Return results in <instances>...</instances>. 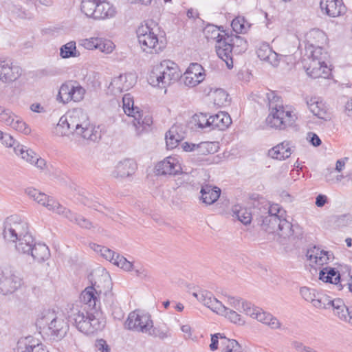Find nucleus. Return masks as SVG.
Wrapping results in <instances>:
<instances>
[{"instance_id":"1","label":"nucleus","mask_w":352,"mask_h":352,"mask_svg":"<svg viewBox=\"0 0 352 352\" xmlns=\"http://www.w3.org/2000/svg\"><path fill=\"white\" fill-rule=\"evenodd\" d=\"M67 316L78 331L87 335L94 334L105 326L97 292L92 286L81 292L78 302L69 305Z\"/></svg>"},{"instance_id":"2","label":"nucleus","mask_w":352,"mask_h":352,"mask_svg":"<svg viewBox=\"0 0 352 352\" xmlns=\"http://www.w3.org/2000/svg\"><path fill=\"white\" fill-rule=\"evenodd\" d=\"M54 133L60 137L76 135L94 142L100 138V131L91 124L87 114L82 109H74L63 116Z\"/></svg>"},{"instance_id":"3","label":"nucleus","mask_w":352,"mask_h":352,"mask_svg":"<svg viewBox=\"0 0 352 352\" xmlns=\"http://www.w3.org/2000/svg\"><path fill=\"white\" fill-rule=\"evenodd\" d=\"M285 210L278 204L263 206L260 208L258 223L269 233H276L283 239L296 237V230L298 228L285 219Z\"/></svg>"},{"instance_id":"4","label":"nucleus","mask_w":352,"mask_h":352,"mask_svg":"<svg viewBox=\"0 0 352 352\" xmlns=\"http://www.w3.org/2000/svg\"><path fill=\"white\" fill-rule=\"evenodd\" d=\"M270 113L266 118V124L271 128L283 130L294 124L296 116L293 112L285 107L280 98L274 92L267 94Z\"/></svg>"},{"instance_id":"5","label":"nucleus","mask_w":352,"mask_h":352,"mask_svg":"<svg viewBox=\"0 0 352 352\" xmlns=\"http://www.w3.org/2000/svg\"><path fill=\"white\" fill-rule=\"evenodd\" d=\"M40 329H45V333L51 340L59 341L67 334L69 324L63 316H58L54 311L44 310L36 320Z\"/></svg>"},{"instance_id":"6","label":"nucleus","mask_w":352,"mask_h":352,"mask_svg":"<svg viewBox=\"0 0 352 352\" xmlns=\"http://www.w3.org/2000/svg\"><path fill=\"white\" fill-rule=\"evenodd\" d=\"M180 77L177 65L171 60H164L153 66L148 80L153 86L166 87L177 81Z\"/></svg>"},{"instance_id":"7","label":"nucleus","mask_w":352,"mask_h":352,"mask_svg":"<svg viewBox=\"0 0 352 352\" xmlns=\"http://www.w3.org/2000/svg\"><path fill=\"white\" fill-rule=\"evenodd\" d=\"M248 49L247 41L241 36L227 35L226 41H219L217 56L223 60L228 69L233 67V52L239 54Z\"/></svg>"},{"instance_id":"8","label":"nucleus","mask_w":352,"mask_h":352,"mask_svg":"<svg viewBox=\"0 0 352 352\" xmlns=\"http://www.w3.org/2000/svg\"><path fill=\"white\" fill-rule=\"evenodd\" d=\"M28 234H30L29 224L24 218L18 214H13L6 218L3 232L6 241H16Z\"/></svg>"},{"instance_id":"9","label":"nucleus","mask_w":352,"mask_h":352,"mask_svg":"<svg viewBox=\"0 0 352 352\" xmlns=\"http://www.w3.org/2000/svg\"><path fill=\"white\" fill-rule=\"evenodd\" d=\"M137 36L142 50L146 53L157 54L165 47L157 34L147 25H142L137 30Z\"/></svg>"},{"instance_id":"10","label":"nucleus","mask_w":352,"mask_h":352,"mask_svg":"<svg viewBox=\"0 0 352 352\" xmlns=\"http://www.w3.org/2000/svg\"><path fill=\"white\" fill-rule=\"evenodd\" d=\"M125 327L127 329L144 333L153 327V320L149 314L135 310L129 314Z\"/></svg>"},{"instance_id":"11","label":"nucleus","mask_w":352,"mask_h":352,"mask_svg":"<svg viewBox=\"0 0 352 352\" xmlns=\"http://www.w3.org/2000/svg\"><path fill=\"white\" fill-rule=\"evenodd\" d=\"M0 122L12 127L13 129L25 135L30 134V127L23 120L11 109L0 106Z\"/></svg>"},{"instance_id":"12","label":"nucleus","mask_w":352,"mask_h":352,"mask_svg":"<svg viewBox=\"0 0 352 352\" xmlns=\"http://www.w3.org/2000/svg\"><path fill=\"white\" fill-rule=\"evenodd\" d=\"M85 94V89L78 84L75 85L72 82L63 83L57 95V100L66 104L70 101L80 102Z\"/></svg>"},{"instance_id":"13","label":"nucleus","mask_w":352,"mask_h":352,"mask_svg":"<svg viewBox=\"0 0 352 352\" xmlns=\"http://www.w3.org/2000/svg\"><path fill=\"white\" fill-rule=\"evenodd\" d=\"M23 284V278L16 272L8 270L0 272V293L2 294H13Z\"/></svg>"},{"instance_id":"14","label":"nucleus","mask_w":352,"mask_h":352,"mask_svg":"<svg viewBox=\"0 0 352 352\" xmlns=\"http://www.w3.org/2000/svg\"><path fill=\"white\" fill-rule=\"evenodd\" d=\"M245 314L254 319L268 325L271 329H277L280 327L278 320L269 313L263 311L262 309L254 307L252 304L243 305Z\"/></svg>"},{"instance_id":"15","label":"nucleus","mask_w":352,"mask_h":352,"mask_svg":"<svg viewBox=\"0 0 352 352\" xmlns=\"http://www.w3.org/2000/svg\"><path fill=\"white\" fill-rule=\"evenodd\" d=\"M136 83V77L133 74H120L112 79L108 87V91L113 95H118L128 91Z\"/></svg>"},{"instance_id":"16","label":"nucleus","mask_w":352,"mask_h":352,"mask_svg":"<svg viewBox=\"0 0 352 352\" xmlns=\"http://www.w3.org/2000/svg\"><path fill=\"white\" fill-rule=\"evenodd\" d=\"M21 68L11 60L0 59V81L5 84L15 82L21 76Z\"/></svg>"},{"instance_id":"17","label":"nucleus","mask_w":352,"mask_h":352,"mask_svg":"<svg viewBox=\"0 0 352 352\" xmlns=\"http://www.w3.org/2000/svg\"><path fill=\"white\" fill-rule=\"evenodd\" d=\"M14 153L16 155L20 156L23 160L36 167L40 170L43 171L47 169L45 160L41 157L33 150L27 148L23 145L17 144L16 147H14Z\"/></svg>"},{"instance_id":"18","label":"nucleus","mask_w":352,"mask_h":352,"mask_svg":"<svg viewBox=\"0 0 352 352\" xmlns=\"http://www.w3.org/2000/svg\"><path fill=\"white\" fill-rule=\"evenodd\" d=\"M304 67L307 75L313 78H327L330 75L331 69L325 61L318 60H305Z\"/></svg>"},{"instance_id":"19","label":"nucleus","mask_w":352,"mask_h":352,"mask_svg":"<svg viewBox=\"0 0 352 352\" xmlns=\"http://www.w3.org/2000/svg\"><path fill=\"white\" fill-rule=\"evenodd\" d=\"M16 350V352H47L41 340L32 336L21 338L17 342Z\"/></svg>"},{"instance_id":"20","label":"nucleus","mask_w":352,"mask_h":352,"mask_svg":"<svg viewBox=\"0 0 352 352\" xmlns=\"http://www.w3.org/2000/svg\"><path fill=\"white\" fill-rule=\"evenodd\" d=\"M320 8L323 14L332 18L344 15L346 12L342 0H320Z\"/></svg>"},{"instance_id":"21","label":"nucleus","mask_w":352,"mask_h":352,"mask_svg":"<svg viewBox=\"0 0 352 352\" xmlns=\"http://www.w3.org/2000/svg\"><path fill=\"white\" fill-rule=\"evenodd\" d=\"M192 295L204 306L210 309L212 311L218 314L225 311V305L208 291H200L194 292Z\"/></svg>"},{"instance_id":"22","label":"nucleus","mask_w":352,"mask_h":352,"mask_svg":"<svg viewBox=\"0 0 352 352\" xmlns=\"http://www.w3.org/2000/svg\"><path fill=\"white\" fill-rule=\"evenodd\" d=\"M204 68L200 64L191 63L184 73V84L188 87H195L204 80Z\"/></svg>"},{"instance_id":"23","label":"nucleus","mask_w":352,"mask_h":352,"mask_svg":"<svg viewBox=\"0 0 352 352\" xmlns=\"http://www.w3.org/2000/svg\"><path fill=\"white\" fill-rule=\"evenodd\" d=\"M155 170L157 175H175L182 172V167L177 158L170 156L160 162Z\"/></svg>"},{"instance_id":"24","label":"nucleus","mask_w":352,"mask_h":352,"mask_svg":"<svg viewBox=\"0 0 352 352\" xmlns=\"http://www.w3.org/2000/svg\"><path fill=\"white\" fill-rule=\"evenodd\" d=\"M132 121L138 135L148 131L153 124V118L148 112L143 111L140 109L131 116Z\"/></svg>"},{"instance_id":"25","label":"nucleus","mask_w":352,"mask_h":352,"mask_svg":"<svg viewBox=\"0 0 352 352\" xmlns=\"http://www.w3.org/2000/svg\"><path fill=\"white\" fill-rule=\"evenodd\" d=\"M331 307L336 317L352 326V307H346L341 299L337 298L333 300Z\"/></svg>"},{"instance_id":"26","label":"nucleus","mask_w":352,"mask_h":352,"mask_svg":"<svg viewBox=\"0 0 352 352\" xmlns=\"http://www.w3.org/2000/svg\"><path fill=\"white\" fill-rule=\"evenodd\" d=\"M136 168V164L133 160L126 159L118 163L112 172V175L116 178H124L133 174Z\"/></svg>"},{"instance_id":"27","label":"nucleus","mask_w":352,"mask_h":352,"mask_svg":"<svg viewBox=\"0 0 352 352\" xmlns=\"http://www.w3.org/2000/svg\"><path fill=\"white\" fill-rule=\"evenodd\" d=\"M310 111L319 119L327 121L331 119V114L328 111L325 104L316 98H311L306 102Z\"/></svg>"},{"instance_id":"28","label":"nucleus","mask_w":352,"mask_h":352,"mask_svg":"<svg viewBox=\"0 0 352 352\" xmlns=\"http://www.w3.org/2000/svg\"><path fill=\"white\" fill-rule=\"evenodd\" d=\"M256 53L258 57L261 60L265 61L274 67L278 65V55L272 50L269 44H261L258 48Z\"/></svg>"},{"instance_id":"29","label":"nucleus","mask_w":352,"mask_h":352,"mask_svg":"<svg viewBox=\"0 0 352 352\" xmlns=\"http://www.w3.org/2000/svg\"><path fill=\"white\" fill-rule=\"evenodd\" d=\"M332 256L329 252L321 250L319 248L314 247L307 250L306 256L312 263L323 265L327 263Z\"/></svg>"},{"instance_id":"30","label":"nucleus","mask_w":352,"mask_h":352,"mask_svg":"<svg viewBox=\"0 0 352 352\" xmlns=\"http://www.w3.org/2000/svg\"><path fill=\"white\" fill-rule=\"evenodd\" d=\"M292 155V150L288 142L284 141L274 146L268 151V155L276 160H284Z\"/></svg>"},{"instance_id":"31","label":"nucleus","mask_w":352,"mask_h":352,"mask_svg":"<svg viewBox=\"0 0 352 352\" xmlns=\"http://www.w3.org/2000/svg\"><path fill=\"white\" fill-rule=\"evenodd\" d=\"M201 199L206 205L214 204L220 197L221 189L217 186L205 185L201 189Z\"/></svg>"},{"instance_id":"32","label":"nucleus","mask_w":352,"mask_h":352,"mask_svg":"<svg viewBox=\"0 0 352 352\" xmlns=\"http://www.w3.org/2000/svg\"><path fill=\"white\" fill-rule=\"evenodd\" d=\"M232 120L230 115L224 111H220L218 113L210 116L211 129H217L223 131L228 128L231 124Z\"/></svg>"},{"instance_id":"33","label":"nucleus","mask_w":352,"mask_h":352,"mask_svg":"<svg viewBox=\"0 0 352 352\" xmlns=\"http://www.w3.org/2000/svg\"><path fill=\"white\" fill-rule=\"evenodd\" d=\"M28 256H31L33 260L36 262L43 263L50 258V252L46 245L40 243H35Z\"/></svg>"},{"instance_id":"34","label":"nucleus","mask_w":352,"mask_h":352,"mask_svg":"<svg viewBox=\"0 0 352 352\" xmlns=\"http://www.w3.org/2000/svg\"><path fill=\"white\" fill-rule=\"evenodd\" d=\"M115 8L106 1H98L94 19L100 20L111 18L115 15Z\"/></svg>"},{"instance_id":"35","label":"nucleus","mask_w":352,"mask_h":352,"mask_svg":"<svg viewBox=\"0 0 352 352\" xmlns=\"http://www.w3.org/2000/svg\"><path fill=\"white\" fill-rule=\"evenodd\" d=\"M12 243H15L16 250L19 253L28 256L29 255L30 250L34 245L35 241L34 239L30 233L21 239H17L16 241H12Z\"/></svg>"},{"instance_id":"36","label":"nucleus","mask_w":352,"mask_h":352,"mask_svg":"<svg viewBox=\"0 0 352 352\" xmlns=\"http://www.w3.org/2000/svg\"><path fill=\"white\" fill-rule=\"evenodd\" d=\"M319 278L325 283L338 285L340 282V274L335 268L326 267L320 270Z\"/></svg>"},{"instance_id":"37","label":"nucleus","mask_w":352,"mask_h":352,"mask_svg":"<svg viewBox=\"0 0 352 352\" xmlns=\"http://www.w3.org/2000/svg\"><path fill=\"white\" fill-rule=\"evenodd\" d=\"M305 50V55L308 58L307 60L316 59L320 61H325L327 58V53L324 52L323 49L320 46L314 45L313 43L306 46Z\"/></svg>"},{"instance_id":"38","label":"nucleus","mask_w":352,"mask_h":352,"mask_svg":"<svg viewBox=\"0 0 352 352\" xmlns=\"http://www.w3.org/2000/svg\"><path fill=\"white\" fill-rule=\"evenodd\" d=\"M166 144L168 149L176 148L182 140V136L178 133L177 126H173L165 135Z\"/></svg>"},{"instance_id":"39","label":"nucleus","mask_w":352,"mask_h":352,"mask_svg":"<svg viewBox=\"0 0 352 352\" xmlns=\"http://www.w3.org/2000/svg\"><path fill=\"white\" fill-rule=\"evenodd\" d=\"M205 36L208 40L215 41V50L217 53L219 41H226V34H221L219 29L214 25H208L204 30Z\"/></svg>"},{"instance_id":"40","label":"nucleus","mask_w":352,"mask_h":352,"mask_svg":"<svg viewBox=\"0 0 352 352\" xmlns=\"http://www.w3.org/2000/svg\"><path fill=\"white\" fill-rule=\"evenodd\" d=\"M232 216L244 225H248L251 223L252 216L247 208H243L239 205H235L232 208Z\"/></svg>"},{"instance_id":"41","label":"nucleus","mask_w":352,"mask_h":352,"mask_svg":"<svg viewBox=\"0 0 352 352\" xmlns=\"http://www.w3.org/2000/svg\"><path fill=\"white\" fill-rule=\"evenodd\" d=\"M50 205L51 206L48 207L47 210L52 211L59 215H62L63 217L69 219L70 221H73V217H74V214L72 213L70 210L60 205L54 198Z\"/></svg>"},{"instance_id":"42","label":"nucleus","mask_w":352,"mask_h":352,"mask_svg":"<svg viewBox=\"0 0 352 352\" xmlns=\"http://www.w3.org/2000/svg\"><path fill=\"white\" fill-rule=\"evenodd\" d=\"M192 129H205L208 127L211 128L210 116L207 118V116L204 113L195 114L192 117L190 121Z\"/></svg>"},{"instance_id":"43","label":"nucleus","mask_w":352,"mask_h":352,"mask_svg":"<svg viewBox=\"0 0 352 352\" xmlns=\"http://www.w3.org/2000/svg\"><path fill=\"white\" fill-rule=\"evenodd\" d=\"M60 56L63 58L79 56L80 52L76 50V42L70 41L63 45L60 49Z\"/></svg>"},{"instance_id":"44","label":"nucleus","mask_w":352,"mask_h":352,"mask_svg":"<svg viewBox=\"0 0 352 352\" xmlns=\"http://www.w3.org/2000/svg\"><path fill=\"white\" fill-rule=\"evenodd\" d=\"M232 30L236 34H245L250 28V24L243 16H237L234 19L231 23Z\"/></svg>"},{"instance_id":"45","label":"nucleus","mask_w":352,"mask_h":352,"mask_svg":"<svg viewBox=\"0 0 352 352\" xmlns=\"http://www.w3.org/2000/svg\"><path fill=\"white\" fill-rule=\"evenodd\" d=\"M98 0H82L80 9L87 17L94 19Z\"/></svg>"},{"instance_id":"46","label":"nucleus","mask_w":352,"mask_h":352,"mask_svg":"<svg viewBox=\"0 0 352 352\" xmlns=\"http://www.w3.org/2000/svg\"><path fill=\"white\" fill-rule=\"evenodd\" d=\"M225 311L223 313H218V314L224 316L228 318L232 322L243 325L245 324V320L243 317L236 311V310L231 309L229 307L225 306Z\"/></svg>"},{"instance_id":"47","label":"nucleus","mask_w":352,"mask_h":352,"mask_svg":"<svg viewBox=\"0 0 352 352\" xmlns=\"http://www.w3.org/2000/svg\"><path fill=\"white\" fill-rule=\"evenodd\" d=\"M195 151L204 155L213 153L217 151L218 146L216 142H202L198 144H195Z\"/></svg>"},{"instance_id":"48","label":"nucleus","mask_w":352,"mask_h":352,"mask_svg":"<svg viewBox=\"0 0 352 352\" xmlns=\"http://www.w3.org/2000/svg\"><path fill=\"white\" fill-rule=\"evenodd\" d=\"M122 103L123 110L124 113L129 116H131L136 111V110L139 109L138 107H134L133 98L129 94H125L123 96Z\"/></svg>"},{"instance_id":"49","label":"nucleus","mask_w":352,"mask_h":352,"mask_svg":"<svg viewBox=\"0 0 352 352\" xmlns=\"http://www.w3.org/2000/svg\"><path fill=\"white\" fill-rule=\"evenodd\" d=\"M92 248L95 252L99 253L102 257L111 263H113L115 260L116 254L109 248L97 244H93Z\"/></svg>"},{"instance_id":"50","label":"nucleus","mask_w":352,"mask_h":352,"mask_svg":"<svg viewBox=\"0 0 352 352\" xmlns=\"http://www.w3.org/2000/svg\"><path fill=\"white\" fill-rule=\"evenodd\" d=\"M332 301L327 296L317 294L312 305L318 309H326L331 307Z\"/></svg>"},{"instance_id":"51","label":"nucleus","mask_w":352,"mask_h":352,"mask_svg":"<svg viewBox=\"0 0 352 352\" xmlns=\"http://www.w3.org/2000/svg\"><path fill=\"white\" fill-rule=\"evenodd\" d=\"M228 94L222 89H217L212 93L214 103L218 106L226 105L228 102Z\"/></svg>"},{"instance_id":"52","label":"nucleus","mask_w":352,"mask_h":352,"mask_svg":"<svg viewBox=\"0 0 352 352\" xmlns=\"http://www.w3.org/2000/svg\"><path fill=\"white\" fill-rule=\"evenodd\" d=\"M99 41H100V37L96 36L80 39L78 41V43L86 50H94L98 49Z\"/></svg>"},{"instance_id":"53","label":"nucleus","mask_w":352,"mask_h":352,"mask_svg":"<svg viewBox=\"0 0 352 352\" xmlns=\"http://www.w3.org/2000/svg\"><path fill=\"white\" fill-rule=\"evenodd\" d=\"M6 9L12 14L16 15L17 17H19L21 19L31 18V14L30 12L25 10H23L19 6H16L14 3H8L6 6Z\"/></svg>"},{"instance_id":"54","label":"nucleus","mask_w":352,"mask_h":352,"mask_svg":"<svg viewBox=\"0 0 352 352\" xmlns=\"http://www.w3.org/2000/svg\"><path fill=\"white\" fill-rule=\"evenodd\" d=\"M112 263L126 272H129L133 270V263L127 261L125 257L118 254H116L115 260Z\"/></svg>"},{"instance_id":"55","label":"nucleus","mask_w":352,"mask_h":352,"mask_svg":"<svg viewBox=\"0 0 352 352\" xmlns=\"http://www.w3.org/2000/svg\"><path fill=\"white\" fill-rule=\"evenodd\" d=\"M228 304L232 309L236 310L239 312L243 311L245 313V308L243 305L245 304H252L251 302L246 301H241V299L236 298L232 296L228 297Z\"/></svg>"},{"instance_id":"56","label":"nucleus","mask_w":352,"mask_h":352,"mask_svg":"<svg viewBox=\"0 0 352 352\" xmlns=\"http://www.w3.org/2000/svg\"><path fill=\"white\" fill-rule=\"evenodd\" d=\"M98 46L97 50L106 54H111L115 49V45L111 41L102 37H100V41H99Z\"/></svg>"},{"instance_id":"57","label":"nucleus","mask_w":352,"mask_h":352,"mask_svg":"<svg viewBox=\"0 0 352 352\" xmlns=\"http://www.w3.org/2000/svg\"><path fill=\"white\" fill-rule=\"evenodd\" d=\"M144 333L154 338H158L162 340H164L168 336V331L162 330L158 327H154L153 326V327H150L148 331Z\"/></svg>"},{"instance_id":"58","label":"nucleus","mask_w":352,"mask_h":352,"mask_svg":"<svg viewBox=\"0 0 352 352\" xmlns=\"http://www.w3.org/2000/svg\"><path fill=\"white\" fill-rule=\"evenodd\" d=\"M300 292L302 297L306 301L310 302L311 303L314 302L315 298H316L317 296L315 289L307 287H301Z\"/></svg>"},{"instance_id":"59","label":"nucleus","mask_w":352,"mask_h":352,"mask_svg":"<svg viewBox=\"0 0 352 352\" xmlns=\"http://www.w3.org/2000/svg\"><path fill=\"white\" fill-rule=\"evenodd\" d=\"M0 141L3 145L8 148L13 147L14 149V147H16L17 144H19L10 134L3 132L0 137Z\"/></svg>"},{"instance_id":"60","label":"nucleus","mask_w":352,"mask_h":352,"mask_svg":"<svg viewBox=\"0 0 352 352\" xmlns=\"http://www.w3.org/2000/svg\"><path fill=\"white\" fill-rule=\"evenodd\" d=\"M72 222L76 223L82 228L90 229L93 227L92 223L89 220L82 216L78 215L76 214H74V217H73Z\"/></svg>"},{"instance_id":"61","label":"nucleus","mask_w":352,"mask_h":352,"mask_svg":"<svg viewBox=\"0 0 352 352\" xmlns=\"http://www.w3.org/2000/svg\"><path fill=\"white\" fill-rule=\"evenodd\" d=\"M291 344L296 352H318L314 348L306 346L302 342L298 340L292 341Z\"/></svg>"},{"instance_id":"62","label":"nucleus","mask_w":352,"mask_h":352,"mask_svg":"<svg viewBox=\"0 0 352 352\" xmlns=\"http://www.w3.org/2000/svg\"><path fill=\"white\" fill-rule=\"evenodd\" d=\"M53 199V197L47 195L45 193L41 192H39V195L38 196L36 202L38 204L45 207L47 209L49 206H50V204Z\"/></svg>"},{"instance_id":"63","label":"nucleus","mask_w":352,"mask_h":352,"mask_svg":"<svg viewBox=\"0 0 352 352\" xmlns=\"http://www.w3.org/2000/svg\"><path fill=\"white\" fill-rule=\"evenodd\" d=\"M225 337L223 334L220 333L211 335V343L209 346L210 349L212 351H216L218 349L219 340H220V344H221V340Z\"/></svg>"},{"instance_id":"64","label":"nucleus","mask_w":352,"mask_h":352,"mask_svg":"<svg viewBox=\"0 0 352 352\" xmlns=\"http://www.w3.org/2000/svg\"><path fill=\"white\" fill-rule=\"evenodd\" d=\"M95 347L100 352H111V347L104 339L96 340Z\"/></svg>"}]
</instances>
